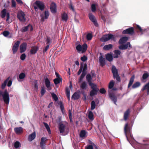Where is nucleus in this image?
<instances>
[{"label":"nucleus","instance_id":"1","mask_svg":"<svg viewBox=\"0 0 149 149\" xmlns=\"http://www.w3.org/2000/svg\"><path fill=\"white\" fill-rule=\"evenodd\" d=\"M2 97L5 103L8 104L10 102V97L7 89H5L3 92L0 90V99Z\"/></svg>","mask_w":149,"mask_h":149},{"label":"nucleus","instance_id":"2","mask_svg":"<svg viewBox=\"0 0 149 149\" xmlns=\"http://www.w3.org/2000/svg\"><path fill=\"white\" fill-rule=\"evenodd\" d=\"M112 74L114 79L117 81L120 82L121 79L118 74V70L114 65H112Z\"/></svg>","mask_w":149,"mask_h":149},{"label":"nucleus","instance_id":"3","mask_svg":"<svg viewBox=\"0 0 149 149\" xmlns=\"http://www.w3.org/2000/svg\"><path fill=\"white\" fill-rule=\"evenodd\" d=\"M59 130L60 133H62L64 135L67 134L69 132L68 128L66 127L62 123L59 125Z\"/></svg>","mask_w":149,"mask_h":149},{"label":"nucleus","instance_id":"4","mask_svg":"<svg viewBox=\"0 0 149 149\" xmlns=\"http://www.w3.org/2000/svg\"><path fill=\"white\" fill-rule=\"evenodd\" d=\"M25 16V15L22 10H20L17 12V17L20 22H24L26 21Z\"/></svg>","mask_w":149,"mask_h":149},{"label":"nucleus","instance_id":"5","mask_svg":"<svg viewBox=\"0 0 149 149\" xmlns=\"http://www.w3.org/2000/svg\"><path fill=\"white\" fill-rule=\"evenodd\" d=\"M35 4L37 6H34V8L35 10L37 9L38 8H39L41 10H44L45 5L43 3L39 1H37L35 2Z\"/></svg>","mask_w":149,"mask_h":149},{"label":"nucleus","instance_id":"6","mask_svg":"<svg viewBox=\"0 0 149 149\" xmlns=\"http://www.w3.org/2000/svg\"><path fill=\"white\" fill-rule=\"evenodd\" d=\"M1 16L2 18H4L6 16L7 19L6 21H8L10 18V14L9 13H6V9L3 10L1 12Z\"/></svg>","mask_w":149,"mask_h":149},{"label":"nucleus","instance_id":"7","mask_svg":"<svg viewBox=\"0 0 149 149\" xmlns=\"http://www.w3.org/2000/svg\"><path fill=\"white\" fill-rule=\"evenodd\" d=\"M112 38V34H108L103 36L100 39V40L102 42H106Z\"/></svg>","mask_w":149,"mask_h":149},{"label":"nucleus","instance_id":"8","mask_svg":"<svg viewBox=\"0 0 149 149\" xmlns=\"http://www.w3.org/2000/svg\"><path fill=\"white\" fill-rule=\"evenodd\" d=\"M134 33V28L132 27L124 30L123 31V34H128L131 35L133 34Z\"/></svg>","mask_w":149,"mask_h":149},{"label":"nucleus","instance_id":"9","mask_svg":"<svg viewBox=\"0 0 149 149\" xmlns=\"http://www.w3.org/2000/svg\"><path fill=\"white\" fill-rule=\"evenodd\" d=\"M128 47L131 48L132 47L131 46L130 42H127L126 44L124 45H122L119 47V49L121 50H124L127 49Z\"/></svg>","mask_w":149,"mask_h":149},{"label":"nucleus","instance_id":"10","mask_svg":"<svg viewBox=\"0 0 149 149\" xmlns=\"http://www.w3.org/2000/svg\"><path fill=\"white\" fill-rule=\"evenodd\" d=\"M20 43L19 41H17L14 44L12 48L13 53L15 54L17 52Z\"/></svg>","mask_w":149,"mask_h":149},{"label":"nucleus","instance_id":"11","mask_svg":"<svg viewBox=\"0 0 149 149\" xmlns=\"http://www.w3.org/2000/svg\"><path fill=\"white\" fill-rule=\"evenodd\" d=\"M88 16L90 20L96 26H97L98 24L95 16L92 13L89 14Z\"/></svg>","mask_w":149,"mask_h":149},{"label":"nucleus","instance_id":"12","mask_svg":"<svg viewBox=\"0 0 149 149\" xmlns=\"http://www.w3.org/2000/svg\"><path fill=\"white\" fill-rule=\"evenodd\" d=\"M99 59L100 65L102 66H104L105 64V59L103 57L102 53H100V55L99 58Z\"/></svg>","mask_w":149,"mask_h":149},{"label":"nucleus","instance_id":"13","mask_svg":"<svg viewBox=\"0 0 149 149\" xmlns=\"http://www.w3.org/2000/svg\"><path fill=\"white\" fill-rule=\"evenodd\" d=\"M50 10L52 13H55L56 12V4L52 2L51 3L50 5Z\"/></svg>","mask_w":149,"mask_h":149},{"label":"nucleus","instance_id":"14","mask_svg":"<svg viewBox=\"0 0 149 149\" xmlns=\"http://www.w3.org/2000/svg\"><path fill=\"white\" fill-rule=\"evenodd\" d=\"M27 44L25 42L22 43L20 46V52L22 53L24 52L26 49Z\"/></svg>","mask_w":149,"mask_h":149},{"label":"nucleus","instance_id":"15","mask_svg":"<svg viewBox=\"0 0 149 149\" xmlns=\"http://www.w3.org/2000/svg\"><path fill=\"white\" fill-rule=\"evenodd\" d=\"M14 130L17 134H20L23 132V129L21 127H17L14 128Z\"/></svg>","mask_w":149,"mask_h":149},{"label":"nucleus","instance_id":"16","mask_svg":"<svg viewBox=\"0 0 149 149\" xmlns=\"http://www.w3.org/2000/svg\"><path fill=\"white\" fill-rule=\"evenodd\" d=\"M28 29H30L31 31H32L33 28L31 25L29 24L26 26L23 27L21 29V31L22 32H24L27 31Z\"/></svg>","mask_w":149,"mask_h":149},{"label":"nucleus","instance_id":"17","mask_svg":"<svg viewBox=\"0 0 149 149\" xmlns=\"http://www.w3.org/2000/svg\"><path fill=\"white\" fill-rule=\"evenodd\" d=\"M108 92L109 96L111 100H112V81H111L109 86Z\"/></svg>","mask_w":149,"mask_h":149},{"label":"nucleus","instance_id":"18","mask_svg":"<svg viewBox=\"0 0 149 149\" xmlns=\"http://www.w3.org/2000/svg\"><path fill=\"white\" fill-rule=\"evenodd\" d=\"M45 84L46 87L47 88V90L49 91L51 89L50 87V82L49 79L47 78L45 79Z\"/></svg>","mask_w":149,"mask_h":149},{"label":"nucleus","instance_id":"19","mask_svg":"<svg viewBox=\"0 0 149 149\" xmlns=\"http://www.w3.org/2000/svg\"><path fill=\"white\" fill-rule=\"evenodd\" d=\"M128 40V38L127 37H123L120 39L119 43L120 44H122L126 42Z\"/></svg>","mask_w":149,"mask_h":149},{"label":"nucleus","instance_id":"20","mask_svg":"<svg viewBox=\"0 0 149 149\" xmlns=\"http://www.w3.org/2000/svg\"><path fill=\"white\" fill-rule=\"evenodd\" d=\"M121 54L120 51L119 50H115L114 51L113 57L114 58H117L119 57Z\"/></svg>","mask_w":149,"mask_h":149},{"label":"nucleus","instance_id":"21","mask_svg":"<svg viewBox=\"0 0 149 149\" xmlns=\"http://www.w3.org/2000/svg\"><path fill=\"white\" fill-rule=\"evenodd\" d=\"M124 131L126 136L127 135V133H129L130 134V128L128 127V124L127 123L125 124V125Z\"/></svg>","mask_w":149,"mask_h":149},{"label":"nucleus","instance_id":"22","mask_svg":"<svg viewBox=\"0 0 149 149\" xmlns=\"http://www.w3.org/2000/svg\"><path fill=\"white\" fill-rule=\"evenodd\" d=\"M130 113V111L129 109H127L124 113V120L126 121L128 118Z\"/></svg>","mask_w":149,"mask_h":149},{"label":"nucleus","instance_id":"23","mask_svg":"<svg viewBox=\"0 0 149 149\" xmlns=\"http://www.w3.org/2000/svg\"><path fill=\"white\" fill-rule=\"evenodd\" d=\"M106 59L109 61H112V53L110 52L107 53L105 55Z\"/></svg>","mask_w":149,"mask_h":149},{"label":"nucleus","instance_id":"24","mask_svg":"<svg viewBox=\"0 0 149 149\" xmlns=\"http://www.w3.org/2000/svg\"><path fill=\"white\" fill-rule=\"evenodd\" d=\"M80 95L79 94L76 92L74 93L72 97V98L74 100H77L80 97Z\"/></svg>","mask_w":149,"mask_h":149},{"label":"nucleus","instance_id":"25","mask_svg":"<svg viewBox=\"0 0 149 149\" xmlns=\"http://www.w3.org/2000/svg\"><path fill=\"white\" fill-rule=\"evenodd\" d=\"M147 89V94L148 95L149 94V82L145 85L141 89L142 91H143L144 90Z\"/></svg>","mask_w":149,"mask_h":149},{"label":"nucleus","instance_id":"26","mask_svg":"<svg viewBox=\"0 0 149 149\" xmlns=\"http://www.w3.org/2000/svg\"><path fill=\"white\" fill-rule=\"evenodd\" d=\"M62 20L63 21L66 22L68 19L67 14L65 13H64L61 16Z\"/></svg>","mask_w":149,"mask_h":149},{"label":"nucleus","instance_id":"27","mask_svg":"<svg viewBox=\"0 0 149 149\" xmlns=\"http://www.w3.org/2000/svg\"><path fill=\"white\" fill-rule=\"evenodd\" d=\"M47 140H41L40 143V147L41 149H45V146L46 145Z\"/></svg>","mask_w":149,"mask_h":149},{"label":"nucleus","instance_id":"28","mask_svg":"<svg viewBox=\"0 0 149 149\" xmlns=\"http://www.w3.org/2000/svg\"><path fill=\"white\" fill-rule=\"evenodd\" d=\"M10 77H8L2 83L1 85V88L2 89H4L6 86L7 83H8L9 80V79Z\"/></svg>","mask_w":149,"mask_h":149},{"label":"nucleus","instance_id":"29","mask_svg":"<svg viewBox=\"0 0 149 149\" xmlns=\"http://www.w3.org/2000/svg\"><path fill=\"white\" fill-rule=\"evenodd\" d=\"M88 116L89 119L91 121L94 120L93 114L91 111H90L88 112Z\"/></svg>","mask_w":149,"mask_h":149},{"label":"nucleus","instance_id":"30","mask_svg":"<svg viewBox=\"0 0 149 149\" xmlns=\"http://www.w3.org/2000/svg\"><path fill=\"white\" fill-rule=\"evenodd\" d=\"M89 141V143L90 144L86 146L85 147V149H93V142L90 140Z\"/></svg>","mask_w":149,"mask_h":149},{"label":"nucleus","instance_id":"31","mask_svg":"<svg viewBox=\"0 0 149 149\" xmlns=\"http://www.w3.org/2000/svg\"><path fill=\"white\" fill-rule=\"evenodd\" d=\"M112 48V45L109 44L105 45L103 48V49L105 51L109 50Z\"/></svg>","mask_w":149,"mask_h":149},{"label":"nucleus","instance_id":"32","mask_svg":"<svg viewBox=\"0 0 149 149\" xmlns=\"http://www.w3.org/2000/svg\"><path fill=\"white\" fill-rule=\"evenodd\" d=\"M134 75L132 76L130 78L129 82V83L128 88H129L130 86H131L133 83L134 81Z\"/></svg>","mask_w":149,"mask_h":149},{"label":"nucleus","instance_id":"33","mask_svg":"<svg viewBox=\"0 0 149 149\" xmlns=\"http://www.w3.org/2000/svg\"><path fill=\"white\" fill-rule=\"evenodd\" d=\"M36 137V132H34L29 136V140H34Z\"/></svg>","mask_w":149,"mask_h":149},{"label":"nucleus","instance_id":"34","mask_svg":"<svg viewBox=\"0 0 149 149\" xmlns=\"http://www.w3.org/2000/svg\"><path fill=\"white\" fill-rule=\"evenodd\" d=\"M89 85L91 86V88L93 90H99V89L97 88V85L92 83L89 84Z\"/></svg>","mask_w":149,"mask_h":149},{"label":"nucleus","instance_id":"35","mask_svg":"<svg viewBox=\"0 0 149 149\" xmlns=\"http://www.w3.org/2000/svg\"><path fill=\"white\" fill-rule=\"evenodd\" d=\"M43 124L45 126V127L46 128L47 130V132H48L49 134H51V130L50 129V127L45 122H44L43 123Z\"/></svg>","mask_w":149,"mask_h":149},{"label":"nucleus","instance_id":"36","mask_svg":"<svg viewBox=\"0 0 149 149\" xmlns=\"http://www.w3.org/2000/svg\"><path fill=\"white\" fill-rule=\"evenodd\" d=\"M25 77V74L24 73H21L19 75V78L18 79L19 81H21L20 79H23Z\"/></svg>","mask_w":149,"mask_h":149},{"label":"nucleus","instance_id":"37","mask_svg":"<svg viewBox=\"0 0 149 149\" xmlns=\"http://www.w3.org/2000/svg\"><path fill=\"white\" fill-rule=\"evenodd\" d=\"M141 85V84L140 82H137L134 83L132 86V88L134 89L139 87Z\"/></svg>","mask_w":149,"mask_h":149},{"label":"nucleus","instance_id":"38","mask_svg":"<svg viewBox=\"0 0 149 149\" xmlns=\"http://www.w3.org/2000/svg\"><path fill=\"white\" fill-rule=\"evenodd\" d=\"M62 81V79L61 78H56L54 80V83L56 85L59 84L60 82H61Z\"/></svg>","mask_w":149,"mask_h":149},{"label":"nucleus","instance_id":"39","mask_svg":"<svg viewBox=\"0 0 149 149\" xmlns=\"http://www.w3.org/2000/svg\"><path fill=\"white\" fill-rule=\"evenodd\" d=\"M149 76V73L146 72L144 73L142 76V78L143 80H145L148 78Z\"/></svg>","mask_w":149,"mask_h":149},{"label":"nucleus","instance_id":"40","mask_svg":"<svg viewBox=\"0 0 149 149\" xmlns=\"http://www.w3.org/2000/svg\"><path fill=\"white\" fill-rule=\"evenodd\" d=\"M37 49L36 47H34L32 48L30 51L31 53V54H35L37 52Z\"/></svg>","mask_w":149,"mask_h":149},{"label":"nucleus","instance_id":"41","mask_svg":"<svg viewBox=\"0 0 149 149\" xmlns=\"http://www.w3.org/2000/svg\"><path fill=\"white\" fill-rule=\"evenodd\" d=\"M86 132L84 130H82L81 131L80 134V136L81 138H83L86 136Z\"/></svg>","mask_w":149,"mask_h":149},{"label":"nucleus","instance_id":"42","mask_svg":"<svg viewBox=\"0 0 149 149\" xmlns=\"http://www.w3.org/2000/svg\"><path fill=\"white\" fill-rule=\"evenodd\" d=\"M99 91L97 90H92L90 92V95L91 96H93L95 95H96L97 92Z\"/></svg>","mask_w":149,"mask_h":149},{"label":"nucleus","instance_id":"43","mask_svg":"<svg viewBox=\"0 0 149 149\" xmlns=\"http://www.w3.org/2000/svg\"><path fill=\"white\" fill-rule=\"evenodd\" d=\"M86 79L87 81L88 82L89 84L91 83V77L90 74H88L86 77Z\"/></svg>","mask_w":149,"mask_h":149},{"label":"nucleus","instance_id":"44","mask_svg":"<svg viewBox=\"0 0 149 149\" xmlns=\"http://www.w3.org/2000/svg\"><path fill=\"white\" fill-rule=\"evenodd\" d=\"M91 109L92 110L94 109L95 108V103L94 101H92L91 103Z\"/></svg>","mask_w":149,"mask_h":149},{"label":"nucleus","instance_id":"45","mask_svg":"<svg viewBox=\"0 0 149 149\" xmlns=\"http://www.w3.org/2000/svg\"><path fill=\"white\" fill-rule=\"evenodd\" d=\"M76 48L77 51L78 52H80L81 51L82 52V46L80 45H78L76 47Z\"/></svg>","mask_w":149,"mask_h":149},{"label":"nucleus","instance_id":"46","mask_svg":"<svg viewBox=\"0 0 149 149\" xmlns=\"http://www.w3.org/2000/svg\"><path fill=\"white\" fill-rule=\"evenodd\" d=\"M87 84L86 82H83L80 86V87L83 89H85L87 87Z\"/></svg>","mask_w":149,"mask_h":149},{"label":"nucleus","instance_id":"47","mask_svg":"<svg viewBox=\"0 0 149 149\" xmlns=\"http://www.w3.org/2000/svg\"><path fill=\"white\" fill-rule=\"evenodd\" d=\"M52 96L53 99L56 101H57L58 100V98L57 95L54 93H52L51 94Z\"/></svg>","mask_w":149,"mask_h":149},{"label":"nucleus","instance_id":"48","mask_svg":"<svg viewBox=\"0 0 149 149\" xmlns=\"http://www.w3.org/2000/svg\"><path fill=\"white\" fill-rule=\"evenodd\" d=\"M82 47V52H84L86 51L87 48V45L86 44H84Z\"/></svg>","mask_w":149,"mask_h":149},{"label":"nucleus","instance_id":"49","mask_svg":"<svg viewBox=\"0 0 149 149\" xmlns=\"http://www.w3.org/2000/svg\"><path fill=\"white\" fill-rule=\"evenodd\" d=\"M66 94L68 99L70 100V91L68 89H67L66 90Z\"/></svg>","mask_w":149,"mask_h":149},{"label":"nucleus","instance_id":"50","mask_svg":"<svg viewBox=\"0 0 149 149\" xmlns=\"http://www.w3.org/2000/svg\"><path fill=\"white\" fill-rule=\"evenodd\" d=\"M10 33L9 32L7 31H4L3 33V35L5 37H8Z\"/></svg>","mask_w":149,"mask_h":149},{"label":"nucleus","instance_id":"51","mask_svg":"<svg viewBox=\"0 0 149 149\" xmlns=\"http://www.w3.org/2000/svg\"><path fill=\"white\" fill-rule=\"evenodd\" d=\"M20 142L18 141L15 142L14 144V147L16 148H18L20 146Z\"/></svg>","mask_w":149,"mask_h":149},{"label":"nucleus","instance_id":"52","mask_svg":"<svg viewBox=\"0 0 149 149\" xmlns=\"http://www.w3.org/2000/svg\"><path fill=\"white\" fill-rule=\"evenodd\" d=\"M92 38V35L90 33H88L86 35V39L87 40H91Z\"/></svg>","mask_w":149,"mask_h":149},{"label":"nucleus","instance_id":"53","mask_svg":"<svg viewBox=\"0 0 149 149\" xmlns=\"http://www.w3.org/2000/svg\"><path fill=\"white\" fill-rule=\"evenodd\" d=\"M49 15V12L48 11L46 10L45 12V19H47L48 18Z\"/></svg>","mask_w":149,"mask_h":149},{"label":"nucleus","instance_id":"54","mask_svg":"<svg viewBox=\"0 0 149 149\" xmlns=\"http://www.w3.org/2000/svg\"><path fill=\"white\" fill-rule=\"evenodd\" d=\"M112 101L114 102L115 104H116V102H117V97L115 96H114L112 94Z\"/></svg>","mask_w":149,"mask_h":149},{"label":"nucleus","instance_id":"55","mask_svg":"<svg viewBox=\"0 0 149 149\" xmlns=\"http://www.w3.org/2000/svg\"><path fill=\"white\" fill-rule=\"evenodd\" d=\"M11 6L12 7L15 8L16 6V3L15 0H12Z\"/></svg>","mask_w":149,"mask_h":149},{"label":"nucleus","instance_id":"56","mask_svg":"<svg viewBox=\"0 0 149 149\" xmlns=\"http://www.w3.org/2000/svg\"><path fill=\"white\" fill-rule=\"evenodd\" d=\"M45 92V88L44 87H42L41 91V94L42 96H43Z\"/></svg>","mask_w":149,"mask_h":149},{"label":"nucleus","instance_id":"57","mask_svg":"<svg viewBox=\"0 0 149 149\" xmlns=\"http://www.w3.org/2000/svg\"><path fill=\"white\" fill-rule=\"evenodd\" d=\"M91 7L92 11L93 12H95L96 10L95 5V4H92L91 5Z\"/></svg>","mask_w":149,"mask_h":149},{"label":"nucleus","instance_id":"58","mask_svg":"<svg viewBox=\"0 0 149 149\" xmlns=\"http://www.w3.org/2000/svg\"><path fill=\"white\" fill-rule=\"evenodd\" d=\"M26 55L25 54H22L20 56V59L22 60H24L26 58Z\"/></svg>","mask_w":149,"mask_h":149},{"label":"nucleus","instance_id":"59","mask_svg":"<svg viewBox=\"0 0 149 149\" xmlns=\"http://www.w3.org/2000/svg\"><path fill=\"white\" fill-rule=\"evenodd\" d=\"M34 88L36 89V91L37 90H38V83L37 81H35L34 82Z\"/></svg>","mask_w":149,"mask_h":149},{"label":"nucleus","instance_id":"60","mask_svg":"<svg viewBox=\"0 0 149 149\" xmlns=\"http://www.w3.org/2000/svg\"><path fill=\"white\" fill-rule=\"evenodd\" d=\"M81 59L82 61L84 62L87 60V58L85 56H84L81 57Z\"/></svg>","mask_w":149,"mask_h":149},{"label":"nucleus","instance_id":"61","mask_svg":"<svg viewBox=\"0 0 149 149\" xmlns=\"http://www.w3.org/2000/svg\"><path fill=\"white\" fill-rule=\"evenodd\" d=\"M99 91L100 93L102 94H104L106 92L104 88L100 89L99 90Z\"/></svg>","mask_w":149,"mask_h":149},{"label":"nucleus","instance_id":"62","mask_svg":"<svg viewBox=\"0 0 149 149\" xmlns=\"http://www.w3.org/2000/svg\"><path fill=\"white\" fill-rule=\"evenodd\" d=\"M85 76V75L84 74H83V73L82 74L79 79V81L80 82H81L83 78H84Z\"/></svg>","mask_w":149,"mask_h":149},{"label":"nucleus","instance_id":"63","mask_svg":"<svg viewBox=\"0 0 149 149\" xmlns=\"http://www.w3.org/2000/svg\"><path fill=\"white\" fill-rule=\"evenodd\" d=\"M87 65L86 64H85L84 66H83V72H84L87 70Z\"/></svg>","mask_w":149,"mask_h":149},{"label":"nucleus","instance_id":"64","mask_svg":"<svg viewBox=\"0 0 149 149\" xmlns=\"http://www.w3.org/2000/svg\"><path fill=\"white\" fill-rule=\"evenodd\" d=\"M8 83L7 84V86L8 87H10L11 86L12 84V81L11 80H8Z\"/></svg>","mask_w":149,"mask_h":149}]
</instances>
